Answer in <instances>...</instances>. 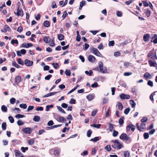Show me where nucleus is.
<instances>
[{
	"label": "nucleus",
	"instance_id": "nucleus-32",
	"mask_svg": "<svg viewBox=\"0 0 157 157\" xmlns=\"http://www.w3.org/2000/svg\"><path fill=\"white\" fill-rule=\"evenodd\" d=\"M57 108L58 110L60 112L63 113L65 114L66 113L61 107L57 106Z\"/></svg>",
	"mask_w": 157,
	"mask_h": 157
},
{
	"label": "nucleus",
	"instance_id": "nucleus-57",
	"mask_svg": "<svg viewBox=\"0 0 157 157\" xmlns=\"http://www.w3.org/2000/svg\"><path fill=\"white\" fill-rule=\"evenodd\" d=\"M17 124L18 125L21 126L24 124V123L22 122L21 120H19L17 121Z\"/></svg>",
	"mask_w": 157,
	"mask_h": 157
},
{
	"label": "nucleus",
	"instance_id": "nucleus-27",
	"mask_svg": "<svg viewBox=\"0 0 157 157\" xmlns=\"http://www.w3.org/2000/svg\"><path fill=\"white\" fill-rule=\"evenodd\" d=\"M6 126L7 125L6 122H4L2 123V127L3 130H5L6 129Z\"/></svg>",
	"mask_w": 157,
	"mask_h": 157
},
{
	"label": "nucleus",
	"instance_id": "nucleus-64",
	"mask_svg": "<svg viewBox=\"0 0 157 157\" xmlns=\"http://www.w3.org/2000/svg\"><path fill=\"white\" fill-rule=\"evenodd\" d=\"M48 125L49 126H51L54 124L53 121L52 120H50L48 123Z\"/></svg>",
	"mask_w": 157,
	"mask_h": 157
},
{
	"label": "nucleus",
	"instance_id": "nucleus-30",
	"mask_svg": "<svg viewBox=\"0 0 157 157\" xmlns=\"http://www.w3.org/2000/svg\"><path fill=\"white\" fill-rule=\"evenodd\" d=\"M35 142V139H32L30 140H29L28 142V144L30 145H32L34 144Z\"/></svg>",
	"mask_w": 157,
	"mask_h": 157
},
{
	"label": "nucleus",
	"instance_id": "nucleus-24",
	"mask_svg": "<svg viewBox=\"0 0 157 157\" xmlns=\"http://www.w3.org/2000/svg\"><path fill=\"white\" fill-rule=\"evenodd\" d=\"M58 37L59 40H61L64 39V36L62 34H59L58 35Z\"/></svg>",
	"mask_w": 157,
	"mask_h": 157
},
{
	"label": "nucleus",
	"instance_id": "nucleus-12",
	"mask_svg": "<svg viewBox=\"0 0 157 157\" xmlns=\"http://www.w3.org/2000/svg\"><path fill=\"white\" fill-rule=\"evenodd\" d=\"M88 59L90 62L91 63H94L96 59L94 56L89 55L88 57Z\"/></svg>",
	"mask_w": 157,
	"mask_h": 157
},
{
	"label": "nucleus",
	"instance_id": "nucleus-56",
	"mask_svg": "<svg viewBox=\"0 0 157 157\" xmlns=\"http://www.w3.org/2000/svg\"><path fill=\"white\" fill-rule=\"evenodd\" d=\"M68 14L67 12V11H65L63 13V14L62 16V17L63 18V19H64L65 17L67 16Z\"/></svg>",
	"mask_w": 157,
	"mask_h": 157
},
{
	"label": "nucleus",
	"instance_id": "nucleus-33",
	"mask_svg": "<svg viewBox=\"0 0 157 157\" xmlns=\"http://www.w3.org/2000/svg\"><path fill=\"white\" fill-rule=\"evenodd\" d=\"M99 140V138L98 137H95L91 139L90 140L93 142H96Z\"/></svg>",
	"mask_w": 157,
	"mask_h": 157
},
{
	"label": "nucleus",
	"instance_id": "nucleus-60",
	"mask_svg": "<svg viewBox=\"0 0 157 157\" xmlns=\"http://www.w3.org/2000/svg\"><path fill=\"white\" fill-rule=\"evenodd\" d=\"M147 84L151 87H152L153 86V82L151 80H149L148 81Z\"/></svg>",
	"mask_w": 157,
	"mask_h": 157
},
{
	"label": "nucleus",
	"instance_id": "nucleus-46",
	"mask_svg": "<svg viewBox=\"0 0 157 157\" xmlns=\"http://www.w3.org/2000/svg\"><path fill=\"white\" fill-rule=\"evenodd\" d=\"M145 13H146V15L147 17H149L150 16L151 14V12L149 10H147L145 12Z\"/></svg>",
	"mask_w": 157,
	"mask_h": 157
},
{
	"label": "nucleus",
	"instance_id": "nucleus-20",
	"mask_svg": "<svg viewBox=\"0 0 157 157\" xmlns=\"http://www.w3.org/2000/svg\"><path fill=\"white\" fill-rule=\"evenodd\" d=\"M86 98L89 101H90L94 99V96L92 94H89L86 96Z\"/></svg>",
	"mask_w": 157,
	"mask_h": 157
},
{
	"label": "nucleus",
	"instance_id": "nucleus-61",
	"mask_svg": "<svg viewBox=\"0 0 157 157\" xmlns=\"http://www.w3.org/2000/svg\"><path fill=\"white\" fill-rule=\"evenodd\" d=\"M114 45V42L113 40L110 41L109 42V46H113Z\"/></svg>",
	"mask_w": 157,
	"mask_h": 157
},
{
	"label": "nucleus",
	"instance_id": "nucleus-34",
	"mask_svg": "<svg viewBox=\"0 0 157 157\" xmlns=\"http://www.w3.org/2000/svg\"><path fill=\"white\" fill-rule=\"evenodd\" d=\"M105 149L108 151H110L111 150V147L109 145H106L105 147Z\"/></svg>",
	"mask_w": 157,
	"mask_h": 157
},
{
	"label": "nucleus",
	"instance_id": "nucleus-3",
	"mask_svg": "<svg viewBox=\"0 0 157 157\" xmlns=\"http://www.w3.org/2000/svg\"><path fill=\"white\" fill-rule=\"evenodd\" d=\"M148 57H150L152 60L156 59L157 57L155 52H154V49L151 51L147 55Z\"/></svg>",
	"mask_w": 157,
	"mask_h": 157
},
{
	"label": "nucleus",
	"instance_id": "nucleus-41",
	"mask_svg": "<svg viewBox=\"0 0 157 157\" xmlns=\"http://www.w3.org/2000/svg\"><path fill=\"white\" fill-rule=\"evenodd\" d=\"M144 139H147L149 138V135L148 133L145 132L144 134Z\"/></svg>",
	"mask_w": 157,
	"mask_h": 157
},
{
	"label": "nucleus",
	"instance_id": "nucleus-55",
	"mask_svg": "<svg viewBox=\"0 0 157 157\" xmlns=\"http://www.w3.org/2000/svg\"><path fill=\"white\" fill-rule=\"evenodd\" d=\"M44 108L42 107L38 106L36 109V110L37 111H43Z\"/></svg>",
	"mask_w": 157,
	"mask_h": 157
},
{
	"label": "nucleus",
	"instance_id": "nucleus-44",
	"mask_svg": "<svg viewBox=\"0 0 157 157\" xmlns=\"http://www.w3.org/2000/svg\"><path fill=\"white\" fill-rule=\"evenodd\" d=\"M9 120L12 123H13L14 122V119L13 117L11 116H9L8 117Z\"/></svg>",
	"mask_w": 157,
	"mask_h": 157
},
{
	"label": "nucleus",
	"instance_id": "nucleus-40",
	"mask_svg": "<svg viewBox=\"0 0 157 157\" xmlns=\"http://www.w3.org/2000/svg\"><path fill=\"white\" fill-rule=\"evenodd\" d=\"M130 110V108L129 107H128L124 110V113L125 114H128Z\"/></svg>",
	"mask_w": 157,
	"mask_h": 157
},
{
	"label": "nucleus",
	"instance_id": "nucleus-39",
	"mask_svg": "<svg viewBox=\"0 0 157 157\" xmlns=\"http://www.w3.org/2000/svg\"><path fill=\"white\" fill-rule=\"evenodd\" d=\"M17 62L19 64L23 65L24 64L23 61L22 60L21 58H19L17 59Z\"/></svg>",
	"mask_w": 157,
	"mask_h": 157
},
{
	"label": "nucleus",
	"instance_id": "nucleus-54",
	"mask_svg": "<svg viewBox=\"0 0 157 157\" xmlns=\"http://www.w3.org/2000/svg\"><path fill=\"white\" fill-rule=\"evenodd\" d=\"M118 134V132L117 131L115 130H113V136L114 137L117 136Z\"/></svg>",
	"mask_w": 157,
	"mask_h": 157
},
{
	"label": "nucleus",
	"instance_id": "nucleus-7",
	"mask_svg": "<svg viewBox=\"0 0 157 157\" xmlns=\"http://www.w3.org/2000/svg\"><path fill=\"white\" fill-rule=\"evenodd\" d=\"M56 120L59 122H63L66 121L65 118L60 116H57L56 117Z\"/></svg>",
	"mask_w": 157,
	"mask_h": 157
},
{
	"label": "nucleus",
	"instance_id": "nucleus-50",
	"mask_svg": "<svg viewBox=\"0 0 157 157\" xmlns=\"http://www.w3.org/2000/svg\"><path fill=\"white\" fill-rule=\"evenodd\" d=\"M93 73V71L92 70H90L89 71H85L86 74V75H88L89 76L91 75Z\"/></svg>",
	"mask_w": 157,
	"mask_h": 157
},
{
	"label": "nucleus",
	"instance_id": "nucleus-1",
	"mask_svg": "<svg viewBox=\"0 0 157 157\" xmlns=\"http://www.w3.org/2000/svg\"><path fill=\"white\" fill-rule=\"evenodd\" d=\"M119 138L121 139L126 141V143L128 144L130 143L132 141V140L130 137L125 133H122Z\"/></svg>",
	"mask_w": 157,
	"mask_h": 157
},
{
	"label": "nucleus",
	"instance_id": "nucleus-48",
	"mask_svg": "<svg viewBox=\"0 0 157 157\" xmlns=\"http://www.w3.org/2000/svg\"><path fill=\"white\" fill-rule=\"evenodd\" d=\"M110 111V109L109 108L108 109H107V111L106 112V114L105 115V117H108L109 116V113Z\"/></svg>",
	"mask_w": 157,
	"mask_h": 157
},
{
	"label": "nucleus",
	"instance_id": "nucleus-19",
	"mask_svg": "<svg viewBox=\"0 0 157 157\" xmlns=\"http://www.w3.org/2000/svg\"><path fill=\"white\" fill-rule=\"evenodd\" d=\"M33 120L35 121L38 122L40 120V116L36 115L34 117Z\"/></svg>",
	"mask_w": 157,
	"mask_h": 157
},
{
	"label": "nucleus",
	"instance_id": "nucleus-23",
	"mask_svg": "<svg viewBox=\"0 0 157 157\" xmlns=\"http://www.w3.org/2000/svg\"><path fill=\"white\" fill-rule=\"evenodd\" d=\"M91 126L93 127L94 128H100V127L101 126V124H93L91 125Z\"/></svg>",
	"mask_w": 157,
	"mask_h": 157
},
{
	"label": "nucleus",
	"instance_id": "nucleus-26",
	"mask_svg": "<svg viewBox=\"0 0 157 157\" xmlns=\"http://www.w3.org/2000/svg\"><path fill=\"white\" fill-rule=\"evenodd\" d=\"M48 43H49V45L53 47L55 46V44L53 40L52 39H50Z\"/></svg>",
	"mask_w": 157,
	"mask_h": 157
},
{
	"label": "nucleus",
	"instance_id": "nucleus-29",
	"mask_svg": "<svg viewBox=\"0 0 157 157\" xmlns=\"http://www.w3.org/2000/svg\"><path fill=\"white\" fill-rule=\"evenodd\" d=\"M118 108L119 110H121L123 108V106L122 104V103L121 102H119L118 104Z\"/></svg>",
	"mask_w": 157,
	"mask_h": 157
},
{
	"label": "nucleus",
	"instance_id": "nucleus-6",
	"mask_svg": "<svg viewBox=\"0 0 157 157\" xmlns=\"http://www.w3.org/2000/svg\"><path fill=\"white\" fill-rule=\"evenodd\" d=\"M22 131L25 133L30 134L32 131V129L30 128H23Z\"/></svg>",
	"mask_w": 157,
	"mask_h": 157
},
{
	"label": "nucleus",
	"instance_id": "nucleus-59",
	"mask_svg": "<svg viewBox=\"0 0 157 157\" xmlns=\"http://www.w3.org/2000/svg\"><path fill=\"white\" fill-rule=\"evenodd\" d=\"M53 154L56 156H58L59 154V151L58 150H55L54 151Z\"/></svg>",
	"mask_w": 157,
	"mask_h": 157
},
{
	"label": "nucleus",
	"instance_id": "nucleus-37",
	"mask_svg": "<svg viewBox=\"0 0 157 157\" xmlns=\"http://www.w3.org/2000/svg\"><path fill=\"white\" fill-rule=\"evenodd\" d=\"M124 155L125 157H129L130 156V153L128 151H124Z\"/></svg>",
	"mask_w": 157,
	"mask_h": 157
},
{
	"label": "nucleus",
	"instance_id": "nucleus-45",
	"mask_svg": "<svg viewBox=\"0 0 157 157\" xmlns=\"http://www.w3.org/2000/svg\"><path fill=\"white\" fill-rule=\"evenodd\" d=\"M11 43L12 44H13L14 43L16 44H18V41L17 40H14L12 39L11 40Z\"/></svg>",
	"mask_w": 157,
	"mask_h": 157
},
{
	"label": "nucleus",
	"instance_id": "nucleus-47",
	"mask_svg": "<svg viewBox=\"0 0 157 157\" xmlns=\"http://www.w3.org/2000/svg\"><path fill=\"white\" fill-rule=\"evenodd\" d=\"M65 74L67 76H70L71 75V72L69 70L66 69L65 71Z\"/></svg>",
	"mask_w": 157,
	"mask_h": 157
},
{
	"label": "nucleus",
	"instance_id": "nucleus-21",
	"mask_svg": "<svg viewBox=\"0 0 157 157\" xmlns=\"http://www.w3.org/2000/svg\"><path fill=\"white\" fill-rule=\"evenodd\" d=\"M1 110L3 112L6 113L7 112V109L5 105H3L1 106Z\"/></svg>",
	"mask_w": 157,
	"mask_h": 157
},
{
	"label": "nucleus",
	"instance_id": "nucleus-28",
	"mask_svg": "<svg viewBox=\"0 0 157 157\" xmlns=\"http://www.w3.org/2000/svg\"><path fill=\"white\" fill-rule=\"evenodd\" d=\"M109 130L111 132L113 130L114 125L111 123H109Z\"/></svg>",
	"mask_w": 157,
	"mask_h": 157
},
{
	"label": "nucleus",
	"instance_id": "nucleus-16",
	"mask_svg": "<svg viewBox=\"0 0 157 157\" xmlns=\"http://www.w3.org/2000/svg\"><path fill=\"white\" fill-rule=\"evenodd\" d=\"M61 124L56 125L53 126H51L50 127H47V130L52 129L55 128H56L61 126Z\"/></svg>",
	"mask_w": 157,
	"mask_h": 157
},
{
	"label": "nucleus",
	"instance_id": "nucleus-8",
	"mask_svg": "<svg viewBox=\"0 0 157 157\" xmlns=\"http://www.w3.org/2000/svg\"><path fill=\"white\" fill-rule=\"evenodd\" d=\"M120 98L121 99H129L130 98V96L128 94H125L122 93L120 95Z\"/></svg>",
	"mask_w": 157,
	"mask_h": 157
},
{
	"label": "nucleus",
	"instance_id": "nucleus-35",
	"mask_svg": "<svg viewBox=\"0 0 157 157\" xmlns=\"http://www.w3.org/2000/svg\"><path fill=\"white\" fill-rule=\"evenodd\" d=\"M89 46V45L88 44L85 43L84 45L83 49L85 51H86L88 49Z\"/></svg>",
	"mask_w": 157,
	"mask_h": 157
},
{
	"label": "nucleus",
	"instance_id": "nucleus-17",
	"mask_svg": "<svg viewBox=\"0 0 157 157\" xmlns=\"http://www.w3.org/2000/svg\"><path fill=\"white\" fill-rule=\"evenodd\" d=\"M143 77L145 78L146 79L148 78H151V75L148 72H146L145 73Z\"/></svg>",
	"mask_w": 157,
	"mask_h": 157
},
{
	"label": "nucleus",
	"instance_id": "nucleus-5",
	"mask_svg": "<svg viewBox=\"0 0 157 157\" xmlns=\"http://www.w3.org/2000/svg\"><path fill=\"white\" fill-rule=\"evenodd\" d=\"M137 128L140 131H142L145 129L146 124L142 122L140 124V126L138 123H137L136 124Z\"/></svg>",
	"mask_w": 157,
	"mask_h": 157
},
{
	"label": "nucleus",
	"instance_id": "nucleus-14",
	"mask_svg": "<svg viewBox=\"0 0 157 157\" xmlns=\"http://www.w3.org/2000/svg\"><path fill=\"white\" fill-rule=\"evenodd\" d=\"M24 62L25 64L28 66H31L33 64V62L27 59H25Z\"/></svg>",
	"mask_w": 157,
	"mask_h": 157
},
{
	"label": "nucleus",
	"instance_id": "nucleus-58",
	"mask_svg": "<svg viewBox=\"0 0 157 157\" xmlns=\"http://www.w3.org/2000/svg\"><path fill=\"white\" fill-rule=\"evenodd\" d=\"M91 87L92 88H96L98 86V83L97 82H95L91 85Z\"/></svg>",
	"mask_w": 157,
	"mask_h": 157
},
{
	"label": "nucleus",
	"instance_id": "nucleus-49",
	"mask_svg": "<svg viewBox=\"0 0 157 157\" xmlns=\"http://www.w3.org/2000/svg\"><path fill=\"white\" fill-rule=\"evenodd\" d=\"M16 101V99L14 98H12L10 100V102L11 104H14Z\"/></svg>",
	"mask_w": 157,
	"mask_h": 157
},
{
	"label": "nucleus",
	"instance_id": "nucleus-15",
	"mask_svg": "<svg viewBox=\"0 0 157 157\" xmlns=\"http://www.w3.org/2000/svg\"><path fill=\"white\" fill-rule=\"evenodd\" d=\"M150 35L149 34H145L143 36V40L145 42H147L149 40L150 38Z\"/></svg>",
	"mask_w": 157,
	"mask_h": 157
},
{
	"label": "nucleus",
	"instance_id": "nucleus-53",
	"mask_svg": "<svg viewBox=\"0 0 157 157\" xmlns=\"http://www.w3.org/2000/svg\"><path fill=\"white\" fill-rule=\"evenodd\" d=\"M97 110H94L92 111L91 115L93 117H94L97 114Z\"/></svg>",
	"mask_w": 157,
	"mask_h": 157
},
{
	"label": "nucleus",
	"instance_id": "nucleus-25",
	"mask_svg": "<svg viewBox=\"0 0 157 157\" xmlns=\"http://www.w3.org/2000/svg\"><path fill=\"white\" fill-rule=\"evenodd\" d=\"M130 104L131 105L132 108L134 107L136 105V104L134 101L133 100H130L129 101Z\"/></svg>",
	"mask_w": 157,
	"mask_h": 157
},
{
	"label": "nucleus",
	"instance_id": "nucleus-38",
	"mask_svg": "<svg viewBox=\"0 0 157 157\" xmlns=\"http://www.w3.org/2000/svg\"><path fill=\"white\" fill-rule=\"evenodd\" d=\"M92 133V132L91 130H89L87 132V136L88 137H90L91 136V134Z\"/></svg>",
	"mask_w": 157,
	"mask_h": 157
},
{
	"label": "nucleus",
	"instance_id": "nucleus-2",
	"mask_svg": "<svg viewBox=\"0 0 157 157\" xmlns=\"http://www.w3.org/2000/svg\"><path fill=\"white\" fill-rule=\"evenodd\" d=\"M114 144L112 145V147L114 149L117 148V149H120L123 148V146L122 144H121L118 140H116L113 141Z\"/></svg>",
	"mask_w": 157,
	"mask_h": 157
},
{
	"label": "nucleus",
	"instance_id": "nucleus-63",
	"mask_svg": "<svg viewBox=\"0 0 157 157\" xmlns=\"http://www.w3.org/2000/svg\"><path fill=\"white\" fill-rule=\"evenodd\" d=\"M34 107L33 106L29 105V106L28 109H27V111L28 112L30 110H33Z\"/></svg>",
	"mask_w": 157,
	"mask_h": 157
},
{
	"label": "nucleus",
	"instance_id": "nucleus-13",
	"mask_svg": "<svg viewBox=\"0 0 157 157\" xmlns=\"http://www.w3.org/2000/svg\"><path fill=\"white\" fill-rule=\"evenodd\" d=\"M14 152L15 156L16 157H21V155H23V154L19 150H15L14 151Z\"/></svg>",
	"mask_w": 157,
	"mask_h": 157
},
{
	"label": "nucleus",
	"instance_id": "nucleus-18",
	"mask_svg": "<svg viewBox=\"0 0 157 157\" xmlns=\"http://www.w3.org/2000/svg\"><path fill=\"white\" fill-rule=\"evenodd\" d=\"M43 25L46 27H48L50 26V23L48 21H45L44 22Z\"/></svg>",
	"mask_w": 157,
	"mask_h": 157
},
{
	"label": "nucleus",
	"instance_id": "nucleus-10",
	"mask_svg": "<svg viewBox=\"0 0 157 157\" xmlns=\"http://www.w3.org/2000/svg\"><path fill=\"white\" fill-rule=\"evenodd\" d=\"M21 78L20 76L18 75L16 76L15 78V84L17 85L21 82Z\"/></svg>",
	"mask_w": 157,
	"mask_h": 157
},
{
	"label": "nucleus",
	"instance_id": "nucleus-52",
	"mask_svg": "<svg viewBox=\"0 0 157 157\" xmlns=\"http://www.w3.org/2000/svg\"><path fill=\"white\" fill-rule=\"evenodd\" d=\"M98 65L100 69H103L104 67L102 62L100 61L98 63Z\"/></svg>",
	"mask_w": 157,
	"mask_h": 157
},
{
	"label": "nucleus",
	"instance_id": "nucleus-36",
	"mask_svg": "<svg viewBox=\"0 0 157 157\" xmlns=\"http://www.w3.org/2000/svg\"><path fill=\"white\" fill-rule=\"evenodd\" d=\"M107 69H99L100 71L103 73H109V71H108Z\"/></svg>",
	"mask_w": 157,
	"mask_h": 157
},
{
	"label": "nucleus",
	"instance_id": "nucleus-31",
	"mask_svg": "<svg viewBox=\"0 0 157 157\" xmlns=\"http://www.w3.org/2000/svg\"><path fill=\"white\" fill-rule=\"evenodd\" d=\"M4 29L5 30V32L7 31H10L11 30L10 27L7 25H5Z\"/></svg>",
	"mask_w": 157,
	"mask_h": 157
},
{
	"label": "nucleus",
	"instance_id": "nucleus-4",
	"mask_svg": "<svg viewBox=\"0 0 157 157\" xmlns=\"http://www.w3.org/2000/svg\"><path fill=\"white\" fill-rule=\"evenodd\" d=\"M90 50L93 54L96 56L100 57H102V55L100 53L97 49L94 48H92Z\"/></svg>",
	"mask_w": 157,
	"mask_h": 157
},
{
	"label": "nucleus",
	"instance_id": "nucleus-62",
	"mask_svg": "<svg viewBox=\"0 0 157 157\" xmlns=\"http://www.w3.org/2000/svg\"><path fill=\"white\" fill-rule=\"evenodd\" d=\"M13 65L17 68H19L20 66L15 62L13 63Z\"/></svg>",
	"mask_w": 157,
	"mask_h": 157
},
{
	"label": "nucleus",
	"instance_id": "nucleus-22",
	"mask_svg": "<svg viewBox=\"0 0 157 157\" xmlns=\"http://www.w3.org/2000/svg\"><path fill=\"white\" fill-rule=\"evenodd\" d=\"M124 117H122L118 121V123L120 125H121L124 122Z\"/></svg>",
	"mask_w": 157,
	"mask_h": 157
},
{
	"label": "nucleus",
	"instance_id": "nucleus-11",
	"mask_svg": "<svg viewBox=\"0 0 157 157\" xmlns=\"http://www.w3.org/2000/svg\"><path fill=\"white\" fill-rule=\"evenodd\" d=\"M15 14H16V15L18 16L20 15L21 16H22L23 15L22 10L21 8H20L19 7H18L17 9V13H15Z\"/></svg>",
	"mask_w": 157,
	"mask_h": 157
},
{
	"label": "nucleus",
	"instance_id": "nucleus-51",
	"mask_svg": "<svg viewBox=\"0 0 157 157\" xmlns=\"http://www.w3.org/2000/svg\"><path fill=\"white\" fill-rule=\"evenodd\" d=\"M21 149L22 150L23 152L25 153V152L26 150H27L28 149V147H22L21 148Z\"/></svg>",
	"mask_w": 157,
	"mask_h": 157
},
{
	"label": "nucleus",
	"instance_id": "nucleus-9",
	"mask_svg": "<svg viewBox=\"0 0 157 157\" xmlns=\"http://www.w3.org/2000/svg\"><path fill=\"white\" fill-rule=\"evenodd\" d=\"M148 63L150 66L151 67H154L157 68V63L155 61H153L151 60H148Z\"/></svg>",
	"mask_w": 157,
	"mask_h": 157
},
{
	"label": "nucleus",
	"instance_id": "nucleus-42",
	"mask_svg": "<svg viewBox=\"0 0 157 157\" xmlns=\"http://www.w3.org/2000/svg\"><path fill=\"white\" fill-rule=\"evenodd\" d=\"M19 106L21 108L26 109L27 107V105L25 104H21Z\"/></svg>",
	"mask_w": 157,
	"mask_h": 157
},
{
	"label": "nucleus",
	"instance_id": "nucleus-43",
	"mask_svg": "<svg viewBox=\"0 0 157 157\" xmlns=\"http://www.w3.org/2000/svg\"><path fill=\"white\" fill-rule=\"evenodd\" d=\"M25 116L24 115L21 114H17L15 116V117L16 118H22L24 117Z\"/></svg>",
	"mask_w": 157,
	"mask_h": 157
}]
</instances>
